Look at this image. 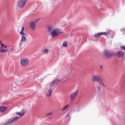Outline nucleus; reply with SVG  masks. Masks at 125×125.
<instances>
[{"instance_id":"obj_1","label":"nucleus","mask_w":125,"mask_h":125,"mask_svg":"<svg viewBox=\"0 0 125 125\" xmlns=\"http://www.w3.org/2000/svg\"><path fill=\"white\" fill-rule=\"evenodd\" d=\"M25 111L22 110L20 112H17L16 113V115L20 116H15L12 117L9 119L7 122L4 124L3 125H9L10 124H13L14 123L17 121L18 119L23 116L25 114Z\"/></svg>"},{"instance_id":"obj_2","label":"nucleus","mask_w":125,"mask_h":125,"mask_svg":"<svg viewBox=\"0 0 125 125\" xmlns=\"http://www.w3.org/2000/svg\"><path fill=\"white\" fill-rule=\"evenodd\" d=\"M57 77L59 76H57L56 78L50 83L48 91L47 94V96L49 97L51 95L52 92L56 87L58 82H59L60 81L57 79Z\"/></svg>"},{"instance_id":"obj_3","label":"nucleus","mask_w":125,"mask_h":125,"mask_svg":"<svg viewBox=\"0 0 125 125\" xmlns=\"http://www.w3.org/2000/svg\"><path fill=\"white\" fill-rule=\"evenodd\" d=\"M79 91L78 90H77L71 93L69 95L70 101H72L76 97L78 94Z\"/></svg>"},{"instance_id":"obj_4","label":"nucleus","mask_w":125,"mask_h":125,"mask_svg":"<svg viewBox=\"0 0 125 125\" xmlns=\"http://www.w3.org/2000/svg\"><path fill=\"white\" fill-rule=\"evenodd\" d=\"M104 55L107 58L109 59L111 58L114 55L113 52H111L109 50H105L103 52Z\"/></svg>"},{"instance_id":"obj_5","label":"nucleus","mask_w":125,"mask_h":125,"mask_svg":"<svg viewBox=\"0 0 125 125\" xmlns=\"http://www.w3.org/2000/svg\"><path fill=\"white\" fill-rule=\"evenodd\" d=\"M70 73H68L67 74L66 76H64L63 77H62L61 79V80H60L59 78V75L57 76H58L59 77H57V79L59 81V82H64L68 80L70 78Z\"/></svg>"},{"instance_id":"obj_6","label":"nucleus","mask_w":125,"mask_h":125,"mask_svg":"<svg viewBox=\"0 0 125 125\" xmlns=\"http://www.w3.org/2000/svg\"><path fill=\"white\" fill-rule=\"evenodd\" d=\"M29 63V60L27 58H23L21 60L20 63L22 66H25L28 65Z\"/></svg>"},{"instance_id":"obj_7","label":"nucleus","mask_w":125,"mask_h":125,"mask_svg":"<svg viewBox=\"0 0 125 125\" xmlns=\"http://www.w3.org/2000/svg\"><path fill=\"white\" fill-rule=\"evenodd\" d=\"M28 0H18V5L19 7L22 8L24 6Z\"/></svg>"},{"instance_id":"obj_8","label":"nucleus","mask_w":125,"mask_h":125,"mask_svg":"<svg viewBox=\"0 0 125 125\" xmlns=\"http://www.w3.org/2000/svg\"><path fill=\"white\" fill-rule=\"evenodd\" d=\"M101 78V76L100 75H94L92 77V80L93 82H95L96 81L98 82L100 80Z\"/></svg>"},{"instance_id":"obj_9","label":"nucleus","mask_w":125,"mask_h":125,"mask_svg":"<svg viewBox=\"0 0 125 125\" xmlns=\"http://www.w3.org/2000/svg\"><path fill=\"white\" fill-rule=\"evenodd\" d=\"M1 46L0 49V52L5 53L8 51V50L6 49L7 47L5 45L1 44Z\"/></svg>"},{"instance_id":"obj_10","label":"nucleus","mask_w":125,"mask_h":125,"mask_svg":"<svg viewBox=\"0 0 125 125\" xmlns=\"http://www.w3.org/2000/svg\"><path fill=\"white\" fill-rule=\"evenodd\" d=\"M62 32H56L54 30L51 32L50 34L52 37H54L57 36L59 33H61Z\"/></svg>"},{"instance_id":"obj_11","label":"nucleus","mask_w":125,"mask_h":125,"mask_svg":"<svg viewBox=\"0 0 125 125\" xmlns=\"http://www.w3.org/2000/svg\"><path fill=\"white\" fill-rule=\"evenodd\" d=\"M116 55L119 58H123L124 56V53L122 51H119L117 52Z\"/></svg>"},{"instance_id":"obj_12","label":"nucleus","mask_w":125,"mask_h":125,"mask_svg":"<svg viewBox=\"0 0 125 125\" xmlns=\"http://www.w3.org/2000/svg\"><path fill=\"white\" fill-rule=\"evenodd\" d=\"M8 107L4 106H0V112L3 113L5 112L7 110Z\"/></svg>"},{"instance_id":"obj_13","label":"nucleus","mask_w":125,"mask_h":125,"mask_svg":"<svg viewBox=\"0 0 125 125\" xmlns=\"http://www.w3.org/2000/svg\"><path fill=\"white\" fill-rule=\"evenodd\" d=\"M26 41V39L25 37L23 35L21 36V40L20 45V46L21 47L22 44Z\"/></svg>"},{"instance_id":"obj_14","label":"nucleus","mask_w":125,"mask_h":125,"mask_svg":"<svg viewBox=\"0 0 125 125\" xmlns=\"http://www.w3.org/2000/svg\"><path fill=\"white\" fill-rule=\"evenodd\" d=\"M36 25L34 22H31L30 23V26L32 30L35 29V26Z\"/></svg>"},{"instance_id":"obj_15","label":"nucleus","mask_w":125,"mask_h":125,"mask_svg":"<svg viewBox=\"0 0 125 125\" xmlns=\"http://www.w3.org/2000/svg\"><path fill=\"white\" fill-rule=\"evenodd\" d=\"M54 30L53 27L51 26L47 28L48 31L50 33L52 31Z\"/></svg>"},{"instance_id":"obj_16","label":"nucleus","mask_w":125,"mask_h":125,"mask_svg":"<svg viewBox=\"0 0 125 125\" xmlns=\"http://www.w3.org/2000/svg\"><path fill=\"white\" fill-rule=\"evenodd\" d=\"M98 82L100 83V84L104 87H105V86L104 83L103 81L101 80V78L100 79V80Z\"/></svg>"},{"instance_id":"obj_17","label":"nucleus","mask_w":125,"mask_h":125,"mask_svg":"<svg viewBox=\"0 0 125 125\" xmlns=\"http://www.w3.org/2000/svg\"><path fill=\"white\" fill-rule=\"evenodd\" d=\"M24 30V27H22V28L21 30V31L20 32V34H21L23 35H25V34L23 32V31Z\"/></svg>"},{"instance_id":"obj_18","label":"nucleus","mask_w":125,"mask_h":125,"mask_svg":"<svg viewBox=\"0 0 125 125\" xmlns=\"http://www.w3.org/2000/svg\"><path fill=\"white\" fill-rule=\"evenodd\" d=\"M49 52V50L47 49H44L42 51V52L44 53H47Z\"/></svg>"},{"instance_id":"obj_19","label":"nucleus","mask_w":125,"mask_h":125,"mask_svg":"<svg viewBox=\"0 0 125 125\" xmlns=\"http://www.w3.org/2000/svg\"><path fill=\"white\" fill-rule=\"evenodd\" d=\"M101 35H108L109 34V32H100Z\"/></svg>"},{"instance_id":"obj_20","label":"nucleus","mask_w":125,"mask_h":125,"mask_svg":"<svg viewBox=\"0 0 125 125\" xmlns=\"http://www.w3.org/2000/svg\"><path fill=\"white\" fill-rule=\"evenodd\" d=\"M69 105L68 104L66 105L64 107L62 108L61 109V111H63L65 110L66 108H67V107L69 106Z\"/></svg>"},{"instance_id":"obj_21","label":"nucleus","mask_w":125,"mask_h":125,"mask_svg":"<svg viewBox=\"0 0 125 125\" xmlns=\"http://www.w3.org/2000/svg\"><path fill=\"white\" fill-rule=\"evenodd\" d=\"M97 91L98 92H100L101 91V88L99 85H97Z\"/></svg>"},{"instance_id":"obj_22","label":"nucleus","mask_w":125,"mask_h":125,"mask_svg":"<svg viewBox=\"0 0 125 125\" xmlns=\"http://www.w3.org/2000/svg\"><path fill=\"white\" fill-rule=\"evenodd\" d=\"M93 37L94 38H97L98 37H99L98 33H97L95 34L93 36Z\"/></svg>"},{"instance_id":"obj_23","label":"nucleus","mask_w":125,"mask_h":125,"mask_svg":"<svg viewBox=\"0 0 125 125\" xmlns=\"http://www.w3.org/2000/svg\"><path fill=\"white\" fill-rule=\"evenodd\" d=\"M52 112H50L47 113L46 114V115L47 116H51L52 114Z\"/></svg>"},{"instance_id":"obj_24","label":"nucleus","mask_w":125,"mask_h":125,"mask_svg":"<svg viewBox=\"0 0 125 125\" xmlns=\"http://www.w3.org/2000/svg\"><path fill=\"white\" fill-rule=\"evenodd\" d=\"M67 45V43L66 42H64L63 44V47H66Z\"/></svg>"},{"instance_id":"obj_25","label":"nucleus","mask_w":125,"mask_h":125,"mask_svg":"<svg viewBox=\"0 0 125 125\" xmlns=\"http://www.w3.org/2000/svg\"><path fill=\"white\" fill-rule=\"evenodd\" d=\"M120 47L121 49L125 50V45L123 46H120Z\"/></svg>"},{"instance_id":"obj_26","label":"nucleus","mask_w":125,"mask_h":125,"mask_svg":"<svg viewBox=\"0 0 125 125\" xmlns=\"http://www.w3.org/2000/svg\"><path fill=\"white\" fill-rule=\"evenodd\" d=\"M39 19H37L34 20L33 22H34V23H35V24H37V23L38 21L39 20Z\"/></svg>"},{"instance_id":"obj_27","label":"nucleus","mask_w":125,"mask_h":125,"mask_svg":"<svg viewBox=\"0 0 125 125\" xmlns=\"http://www.w3.org/2000/svg\"><path fill=\"white\" fill-rule=\"evenodd\" d=\"M13 47H11L10 49V51H11L13 50Z\"/></svg>"},{"instance_id":"obj_28","label":"nucleus","mask_w":125,"mask_h":125,"mask_svg":"<svg viewBox=\"0 0 125 125\" xmlns=\"http://www.w3.org/2000/svg\"><path fill=\"white\" fill-rule=\"evenodd\" d=\"M99 68H100L101 69H103V67H102V66L101 65H100Z\"/></svg>"},{"instance_id":"obj_29","label":"nucleus","mask_w":125,"mask_h":125,"mask_svg":"<svg viewBox=\"0 0 125 125\" xmlns=\"http://www.w3.org/2000/svg\"><path fill=\"white\" fill-rule=\"evenodd\" d=\"M52 74H48L46 75V76H44V77H45V78H46V77L48 76L49 75H51Z\"/></svg>"},{"instance_id":"obj_30","label":"nucleus","mask_w":125,"mask_h":125,"mask_svg":"<svg viewBox=\"0 0 125 125\" xmlns=\"http://www.w3.org/2000/svg\"><path fill=\"white\" fill-rule=\"evenodd\" d=\"M98 33L99 35V36L102 35L100 32Z\"/></svg>"},{"instance_id":"obj_31","label":"nucleus","mask_w":125,"mask_h":125,"mask_svg":"<svg viewBox=\"0 0 125 125\" xmlns=\"http://www.w3.org/2000/svg\"><path fill=\"white\" fill-rule=\"evenodd\" d=\"M43 78H42V79H41H41H38V80L39 81L42 80H43Z\"/></svg>"},{"instance_id":"obj_32","label":"nucleus","mask_w":125,"mask_h":125,"mask_svg":"<svg viewBox=\"0 0 125 125\" xmlns=\"http://www.w3.org/2000/svg\"><path fill=\"white\" fill-rule=\"evenodd\" d=\"M69 114H68L67 115H66L67 117H69Z\"/></svg>"},{"instance_id":"obj_33","label":"nucleus","mask_w":125,"mask_h":125,"mask_svg":"<svg viewBox=\"0 0 125 125\" xmlns=\"http://www.w3.org/2000/svg\"><path fill=\"white\" fill-rule=\"evenodd\" d=\"M1 44H2L1 43V42L0 41V45H1Z\"/></svg>"},{"instance_id":"obj_34","label":"nucleus","mask_w":125,"mask_h":125,"mask_svg":"<svg viewBox=\"0 0 125 125\" xmlns=\"http://www.w3.org/2000/svg\"><path fill=\"white\" fill-rule=\"evenodd\" d=\"M52 117H49V119H50V118H52Z\"/></svg>"},{"instance_id":"obj_35","label":"nucleus","mask_w":125,"mask_h":125,"mask_svg":"<svg viewBox=\"0 0 125 125\" xmlns=\"http://www.w3.org/2000/svg\"><path fill=\"white\" fill-rule=\"evenodd\" d=\"M35 79V78H34L33 79V80H34V79Z\"/></svg>"}]
</instances>
